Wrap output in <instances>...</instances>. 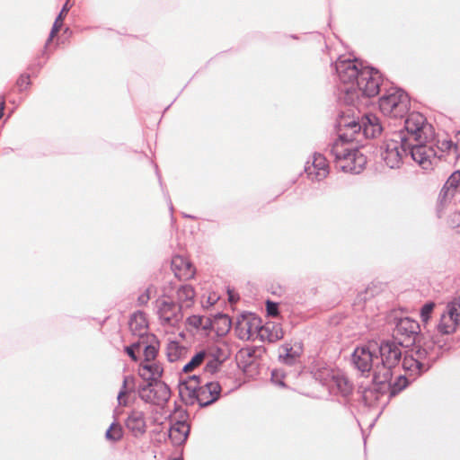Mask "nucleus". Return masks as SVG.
I'll return each instance as SVG.
<instances>
[{
    "instance_id": "11",
    "label": "nucleus",
    "mask_w": 460,
    "mask_h": 460,
    "mask_svg": "<svg viewBox=\"0 0 460 460\" xmlns=\"http://www.w3.org/2000/svg\"><path fill=\"white\" fill-rule=\"evenodd\" d=\"M394 332L401 342L411 341L417 344H422L423 341H429L427 333H420V323L409 317L401 318L397 321Z\"/></svg>"
},
{
    "instance_id": "27",
    "label": "nucleus",
    "mask_w": 460,
    "mask_h": 460,
    "mask_svg": "<svg viewBox=\"0 0 460 460\" xmlns=\"http://www.w3.org/2000/svg\"><path fill=\"white\" fill-rule=\"evenodd\" d=\"M144 346V360L142 362L155 361L158 354L159 342L155 335L146 336Z\"/></svg>"
},
{
    "instance_id": "38",
    "label": "nucleus",
    "mask_w": 460,
    "mask_h": 460,
    "mask_svg": "<svg viewBox=\"0 0 460 460\" xmlns=\"http://www.w3.org/2000/svg\"><path fill=\"white\" fill-rule=\"evenodd\" d=\"M291 350H292V349H287V353L283 357L284 363L290 365V366L293 365L296 360L295 356L290 353Z\"/></svg>"
},
{
    "instance_id": "4",
    "label": "nucleus",
    "mask_w": 460,
    "mask_h": 460,
    "mask_svg": "<svg viewBox=\"0 0 460 460\" xmlns=\"http://www.w3.org/2000/svg\"><path fill=\"white\" fill-rule=\"evenodd\" d=\"M442 350L440 341H423L417 344L410 353L405 354L402 367L411 375H420L428 371L439 358Z\"/></svg>"
},
{
    "instance_id": "33",
    "label": "nucleus",
    "mask_w": 460,
    "mask_h": 460,
    "mask_svg": "<svg viewBox=\"0 0 460 460\" xmlns=\"http://www.w3.org/2000/svg\"><path fill=\"white\" fill-rule=\"evenodd\" d=\"M122 437V427L116 421L112 422L105 433L106 439L111 442H117L119 441Z\"/></svg>"
},
{
    "instance_id": "10",
    "label": "nucleus",
    "mask_w": 460,
    "mask_h": 460,
    "mask_svg": "<svg viewBox=\"0 0 460 460\" xmlns=\"http://www.w3.org/2000/svg\"><path fill=\"white\" fill-rule=\"evenodd\" d=\"M137 394L145 402L160 407H164L171 397L169 386L162 381L139 385Z\"/></svg>"
},
{
    "instance_id": "45",
    "label": "nucleus",
    "mask_w": 460,
    "mask_h": 460,
    "mask_svg": "<svg viewBox=\"0 0 460 460\" xmlns=\"http://www.w3.org/2000/svg\"><path fill=\"white\" fill-rule=\"evenodd\" d=\"M223 320L226 322V323H229V320L226 318V317H224Z\"/></svg>"
},
{
    "instance_id": "41",
    "label": "nucleus",
    "mask_w": 460,
    "mask_h": 460,
    "mask_svg": "<svg viewBox=\"0 0 460 460\" xmlns=\"http://www.w3.org/2000/svg\"><path fill=\"white\" fill-rule=\"evenodd\" d=\"M4 104H5L4 97L1 96L0 97V109L3 111L4 110Z\"/></svg>"
},
{
    "instance_id": "13",
    "label": "nucleus",
    "mask_w": 460,
    "mask_h": 460,
    "mask_svg": "<svg viewBox=\"0 0 460 460\" xmlns=\"http://www.w3.org/2000/svg\"><path fill=\"white\" fill-rule=\"evenodd\" d=\"M156 312L164 325L176 326L182 320L181 305L169 299L156 301Z\"/></svg>"
},
{
    "instance_id": "18",
    "label": "nucleus",
    "mask_w": 460,
    "mask_h": 460,
    "mask_svg": "<svg viewBox=\"0 0 460 460\" xmlns=\"http://www.w3.org/2000/svg\"><path fill=\"white\" fill-rule=\"evenodd\" d=\"M163 372L162 365L156 361L141 362L138 367L139 376L150 382L160 381Z\"/></svg>"
},
{
    "instance_id": "16",
    "label": "nucleus",
    "mask_w": 460,
    "mask_h": 460,
    "mask_svg": "<svg viewBox=\"0 0 460 460\" xmlns=\"http://www.w3.org/2000/svg\"><path fill=\"white\" fill-rule=\"evenodd\" d=\"M126 428L135 438H140L146 432V420L145 413L134 410L130 411L125 420Z\"/></svg>"
},
{
    "instance_id": "5",
    "label": "nucleus",
    "mask_w": 460,
    "mask_h": 460,
    "mask_svg": "<svg viewBox=\"0 0 460 460\" xmlns=\"http://www.w3.org/2000/svg\"><path fill=\"white\" fill-rule=\"evenodd\" d=\"M221 393V386L217 382H208L199 385V376H192L189 380L182 382L180 385V394L187 403H194L196 401L201 407H206L218 400Z\"/></svg>"
},
{
    "instance_id": "9",
    "label": "nucleus",
    "mask_w": 460,
    "mask_h": 460,
    "mask_svg": "<svg viewBox=\"0 0 460 460\" xmlns=\"http://www.w3.org/2000/svg\"><path fill=\"white\" fill-rule=\"evenodd\" d=\"M406 133L399 132L403 137H410V143H426L433 137V130L430 124L427 123L426 118L419 113L409 114L404 121Z\"/></svg>"
},
{
    "instance_id": "32",
    "label": "nucleus",
    "mask_w": 460,
    "mask_h": 460,
    "mask_svg": "<svg viewBox=\"0 0 460 460\" xmlns=\"http://www.w3.org/2000/svg\"><path fill=\"white\" fill-rule=\"evenodd\" d=\"M207 349H202L196 353L190 360L184 365L182 371L184 373H189L194 370L196 367L200 366L206 360Z\"/></svg>"
},
{
    "instance_id": "42",
    "label": "nucleus",
    "mask_w": 460,
    "mask_h": 460,
    "mask_svg": "<svg viewBox=\"0 0 460 460\" xmlns=\"http://www.w3.org/2000/svg\"><path fill=\"white\" fill-rule=\"evenodd\" d=\"M252 362V361H246V362H241L240 364H243V367H246L248 365H251Z\"/></svg>"
},
{
    "instance_id": "43",
    "label": "nucleus",
    "mask_w": 460,
    "mask_h": 460,
    "mask_svg": "<svg viewBox=\"0 0 460 460\" xmlns=\"http://www.w3.org/2000/svg\"><path fill=\"white\" fill-rule=\"evenodd\" d=\"M4 116V111L0 109V119H2Z\"/></svg>"
},
{
    "instance_id": "46",
    "label": "nucleus",
    "mask_w": 460,
    "mask_h": 460,
    "mask_svg": "<svg viewBox=\"0 0 460 460\" xmlns=\"http://www.w3.org/2000/svg\"><path fill=\"white\" fill-rule=\"evenodd\" d=\"M448 148H450L451 146H453V143L452 142H448Z\"/></svg>"
},
{
    "instance_id": "12",
    "label": "nucleus",
    "mask_w": 460,
    "mask_h": 460,
    "mask_svg": "<svg viewBox=\"0 0 460 460\" xmlns=\"http://www.w3.org/2000/svg\"><path fill=\"white\" fill-rule=\"evenodd\" d=\"M352 362L362 374L371 372L374 376L376 366L379 362L377 345L369 344L356 348L352 354Z\"/></svg>"
},
{
    "instance_id": "30",
    "label": "nucleus",
    "mask_w": 460,
    "mask_h": 460,
    "mask_svg": "<svg viewBox=\"0 0 460 460\" xmlns=\"http://www.w3.org/2000/svg\"><path fill=\"white\" fill-rule=\"evenodd\" d=\"M337 374L338 371H334L330 367H322L314 371V376L316 380L329 388L332 383V378L335 379Z\"/></svg>"
},
{
    "instance_id": "26",
    "label": "nucleus",
    "mask_w": 460,
    "mask_h": 460,
    "mask_svg": "<svg viewBox=\"0 0 460 460\" xmlns=\"http://www.w3.org/2000/svg\"><path fill=\"white\" fill-rule=\"evenodd\" d=\"M135 389V378L133 376H125L121 388L118 394L117 401L119 406H127L128 404V394Z\"/></svg>"
},
{
    "instance_id": "3",
    "label": "nucleus",
    "mask_w": 460,
    "mask_h": 460,
    "mask_svg": "<svg viewBox=\"0 0 460 460\" xmlns=\"http://www.w3.org/2000/svg\"><path fill=\"white\" fill-rule=\"evenodd\" d=\"M435 306V303L429 302L420 308L423 332L427 333L429 341H439L438 334H453L460 326V296L448 301L440 312L438 319L432 324L431 317Z\"/></svg>"
},
{
    "instance_id": "17",
    "label": "nucleus",
    "mask_w": 460,
    "mask_h": 460,
    "mask_svg": "<svg viewBox=\"0 0 460 460\" xmlns=\"http://www.w3.org/2000/svg\"><path fill=\"white\" fill-rule=\"evenodd\" d=\"M129 330L133 335L139 337L140 341H145L148 334V322L146 314L137 311L134 313L128 322Z\"/></svg>"
},
{
    "instance_id": "19",
    "label": "nucleus",
    "mask_w": 460,
    "mask_h": 460,
    "mask_svg": "<svg viewBox=\"0 0 460 460\" xmlns=\"http://www.w3.org/2000/svg\"><path fill=\"white\" fill-rule=\"evenodd\" d=\"M460 184V171L454 172L440 190L438 199L441 204L451 199L456 192V188Z\"/></svg>"
},
{
    "instance_id": "20",
    "label": "nucleus",
    "mask_w": 460,
    "mask_h": 460,
    "mask_svg": "<svg viewBox=\"0 0 460 460\" xmlns=\"http://www.w3.org/2000/svg\"><path fill=\"white\" fill-rule=\"evenodd\" d=\"M225 354L220 349H207L206 366L204 371L208 374H215L219 369L222 362L225 360Z\"/></svg>"
},
{
    "instance_id": "28",
    "label": "nucleus",
    "mask_w": 460,
    "mask_h": 460,
    "mask_svg": "<svg viewBox=\"0 0 460 460\" xmlns=\"http://www.w3.org/2000/svg\"><path fill=\"white\" fill-rule=\"evenodd\" d=\"M195 291L190 285H182L177 290V298L180 305L190 307L193 304Z\"/></svg>"
},
{
    "instance_id": "37",
    "label": "nucleus",
    "mask_w": 460,
    "mask_h": 460,
    "mask_svg": "<svg viewBox=\"0 0 460 460\" xmlns=\"http://www.w3.org/2000/svg\"><path fill=\"white\" fill-rule=\"evenodd\" d=\"M266 309L269 315L277 316L279 314V305L272 301H267Z\"/></svg>"
},
{
    "instance_id": "44",
    "label": "nucleus",
    "mask_w": 460,
    "mask_h": 460,
    "mask_svg": "<svg viewBox=\"0 0 460 460\" xmlns=\"http://www.w3.org/2000/svg\"><path fill=\"white\" fill-rule=\"evenodd\" d=\"M275 378H276V373L273 371L272 372V380H275Z\"/></svg>"
},
{
    "instance_id": "31",
    "label": "nucleus",
    "mask_w": 460,
    "mask_h": 460,
    "mask_svg": "<svg viewBox=\"0 0 460 460\" xmlns=\"http://www.w3.org/2000/svg\"><path fill=\"white\" fill-rule=\"evenodd\" d=\"M71 5H69V2L67 1L62 7L59 14L56 18L54 24L52 26L51 31L49 33V37L48 39L47 44L52 40V39L56 36V34L59 31L63 25L64 17L66 15L70 9Z\"/></svg>"
},
{
    "instance_id": "25",
    "label": "nucleus",
    "mask_w": 460,
    "mask_h": 460,
    "mask_svg": "<svg viewBox=\"0 0 460 460\" xmlns=\"http://www.w3.org/2000/svg\"><path fill=\"white\" fill-rule=\"evenodd\" d=\"M188 352L189 349L187 347L175 341H169L165 348V354L170 362H177L184 359Z\"/></svg>"
},
{
    "instance_id": "22",
    "label": "nucleus",
    "mask_w": 460,
    "mask_h": 460,
    "mask_svg": "<svg viewBox=\"0 0 460 460\" xmlns=\"http://www.w3.org/2000/svg\"><path fill=\"white\" fill-rule=\"evenodd\" d=\"M258 328L259 324L256 319L251 320L249 318L243 317V319L238 320L236 323L238 337L242 340L252 339Z\"/></svg>"
},
{
    "instance_id": "24",
    "label": "nucleus",
    "mask_w": 460,
    "mask_h": 460,
    "mask_svg": "<svg viewBox=\"0 0 460 460\" xmlns=\"http://www.w3.org/2000/svg\"><path fill=\"white\" fill-rule=\"evenodd\" d=\"M172 265L176 271L175 274L181 278L190 279L195 275L194 266L181 256H175L172 259Z\"/></svg>"
},
{
    "instance_id": "39",
    "label": "nucleus",
    "mask_w": 460,
    "mask_h": 460,
    "mask_svg": "<svg viewBox=\"0 0 460 460\" xmlns=\"http://www.w3.org/2000/svg\"><path fill=\"white\" fill-rule=\"evenodd\" d=\"M150 299V296H149V294H148V290H146V292H144L143 294H141L138 298H137V302L140 305H146L148 300Z\"/></svg>"
},
{
    "instance_id": "21",
    "label": "nucleus",
    "mask_w": 460,
    "mask_h": 460,
    "mask_svg": "<svg viewBox=\"0 0 460 460\" xmlns=\"http://www.w3.org/2000/svg\"><path fill=\"white\" fill-rule=\"evenodd\" d=\"M190 432V426L185 421H176L169 429V438L173 445L180 446L184 443Z\"/></svg>"
},
{
    "instance_id": "15",
    "label": "nucleus",
    "mask_w": 460,
    "mask_h": 460,
    "mask_svg": "<svg viewBox=\"0 0 460 460\" xmlns=\"http://www.w3.org/2000/svg\"><path fill=\"white\" fill-rule=\"evenodd\" d=\"M305 172L312 181H321L325 179L330 172L329 164L324 155L315 153L313 155L312 163L307 162L305 166Z\"/></svg>"
},
{
    "instance_id": "7",
    "label": "nucleus",
    "mask_w": 460,
    "mask_h": 460,
    "mask_svg": "<svg viewBox=\"0 0 460 460\" xmlns=\"http://www.w3.org/2000/svg\"><path fill=\"white\" fill-rule=\"evenodd\" d=\"M379 109L385 117L402 119L410 110V98L403 90L391 88L379 99Z\"/></svg>"
},
{
    "instance_id": "29",
    "label": "nucleus",
    "mask_w": 460,
    "mask_h": 460,
    "mask_svg": "<svg viewBox=\"0 0 460 460\" xmlns=\"http://www.w3.org/2000/svg\"><path fill=\"white\" fill-rule=\"evenodd\" d=\"M186 324L188 327L194 330L202 329L208 331L212 328V321L210 318L196 314L189 316L186 320Z\"/></svg>"
},
{
    "instance_id": "23",
    "label": "nucleus",
    "mask_w": 460,
    "mask_h": 460,
    "mask_svg": "<svg viewBox=\"0 0 460 460\" xmlns=\"http://www.w3.org/2000/svg\"><path fill=\"white\" fill-rule=\"evenodd\" d=\"M328 389L331 393L346 397L351 394L353 386L344 375L338 372L335 379L332 378V383Z\"/></svg>"
},
{
    "instance_id": "6",
    "label": "nucleus",
    "mask_w": 460,
    "mask_h": 460,
    "mask_svg": "<svg viewBox=\"0 0 460 460\" xmlns=\"http://www.w3.org/2000/svg\"><path fill=\"white\" fill-rule=\"evenodd\" d=\"M379 362L374 372V382L376 384L389 383L392 369L401 362L402 349L393 341H383L377 346Z\"/></svg>"
},
{
    "instance_id": "2",
    "label": "nucleus",
    "mask_w": 460,
    "mask_h": 460,
    "mask_svg": "<svg viewBox=\"0 0 460 460\" xmlns=\"http://www.w3.org/2000/svg\"><path fill=\"white\" fill-rule=\"evenodd\" d=\"M339 90L344 102L358 105L360 97L370 98L380 91L381 75L373 67H361L356 60L339 58L335 62Z\"/></svg>"
},
{
    "instance_id": "40",
    "label": "nucleus",
    "mask_w": 460,
    "mask_h": 460,
    "mask_svg": "<svg viewBox=\"0 0 460 460\" xmlns=\"http://www.w3.org/2000/svg\"><path fill=\"white\" fill-rule=\"evenodd\" d=\"M254 350H252L250 349H242L240 352H239V356L241 358H252L253 357V354H254Z\"/></svg>"
},
{
    "instance_id": "8",
    "label": "nucleus",
    "mask_w": 460,
    "mask_h": 460,
    "mask_svg": "<svg viewBox=\"0 0 460 460\" xmlns=\"http://www.w3.org/2000/svg\"><path fill=\"white\" fill-rule=\"evenodd\" d=\"M411 145L410 137L394 134L392 138L385 139L380 146L381 158L389 168H400L407 154V146Z\"/></svg>"
},
{
    "instance_id": "34",
    "label": "nucleus",
    "mask_w": 460,
    "mask_h": 460,
    "mask_svg": "<svg viewBox=\"0 0 460 460\" xmlns=\"http://www.w3.org/2000/svg\"><path fill=\"white\" fill-rule=\"evenodd\" d=\"M265 332H269L268 339L270 342L281 340L284 336L283 331L279 325H272L271 329L270 324L262 327L261 329V336H263Z\"/></svg>"
},
{
    "instance_id": "14",
    "label": "nucleus",
    "mask_w": 460,
    "mask_h": 460,
    "mask_svg": "<svg viewBox=\"0 0 460 460\" xmlns=\"http://www.w3.org/2000/svg\"><path fill=\"white\" fill-rule=\"evenodd\" d=\"M410 150L411 156L424 170L431 168L433 161L436 159V152L433 147L425 145V143L411 142L407 150Z\"/></svg>"
},
{
    "instance_id": "36",
    "label": "nucleus",
    "mask_w": 460,
    "mask_h": 460,
    "mask_svg": "<svg viewBox=\"0 0 460 460\" xmlns=\"http://www.w3.org/2000/svg\"><path fill=\"white\" fill-rule=\"evenodd\" d=\"M17 86L20 88V91L26 89L30 84V75H21L17 80Z\"/></svg>"
},
{
    "instance_id": "1",
    "label": "nucleus",
    "mask_w": 460,
    "mask_h": 460,
    "mask_svg": "<svg viewBox=\"0 0 460 460\" xmlns=\"http://www.w3.org/2000/svg\"><path fill=\"white\" fill-rule=\"evenodd\" d=\"M339 127V137L330 147L333 164L341 172L360 173L367 164V157L358 145L361 137L374 138L381 134L383 127L380 120L375 114L369 113L362 117L360 121H341Z\"/></svg>"
},
{
    "instance_id": "35",
    "label": "nucleus",
    "mask_w": 460,
    "mask_h": 460,
    "mask_svg": "<svg viewBox=\"0 0 460 460\" xmlns=\"http://www.w3.org/2000/svg\"><path fill=\"white\" fill-rule=\"evenodd\" d=\"M145 344V341H138L137 342H134L130 346H127L125 348V351L131 358L132 360L137 361V358L135 353V349H139L142 345Z\"/></svg>"
}]
</instances>
